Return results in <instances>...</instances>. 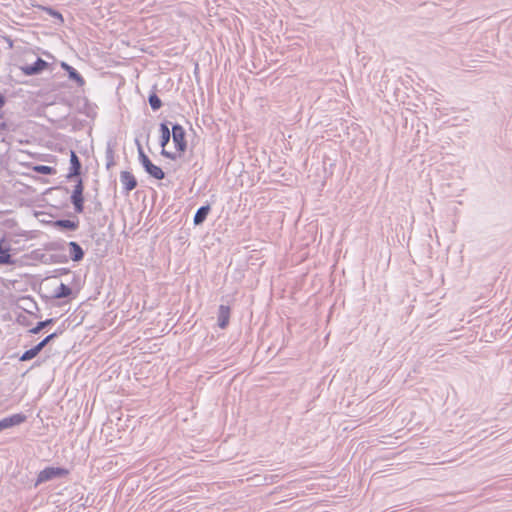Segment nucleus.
<instances>
[{"label":"nucleus","mask_w":512,"mask_h":512,"mask_svg":"<svg viewBox=\"0 0 512 512\" xmlns=\"http://www.w3.org/2000/svg\"><path fill=\"white\" fill-rule=\"evenodd\" d=\"M75 219H56L53 221V227L59 231H76L79 228V219L74 216Z\"/></svg>","instance_id":"10"},{"label":"nucleus","mask_w":512,"mask_h":512,"mask_svg":"<svg viewBox=\"0 0 512 512\" xmlns=\"http://www.w3.org/2000/svg\"><path fill=\"white\" fill-rule=\"evenodd\" d=\"M102 208V204L100 201H97L96 204H95V210H98V209H101Z\"/></svg>","instance_id":"31"},{"label":"nucleus","mask_w":512,"mask_h":512,"mask_svg":"<svg viewBox=\"0 0 512 512\" xmlns=\"http://www.w3.org/2000/svg\"><path fill=\"white\" fill-rule=\"evenodd\" d=\"M135 145L137 146L138 160H140V153H141V151H144V150H143L141 142L137 138L135 139Z\"/></svg>","instance_id":"27"},{"label":"nucleus","mask_w":512,"mask_h":512,"mask_svg":"<svg viewBox=\"0 0 512 512\" xmlns=\"http://www.w3.org/2000/svg\"><path fill=\"white\" fill-rule=\"evenodd\" d=\"M26 418H27L26 415H24L23 413H16V414H13V415H10L8 417L1 419L0 420V432L5 429L22 424L23 422L26 421Z\"/></svg>","instance_id":"9"},{"label":"nucleus","mask_w":512,"mask_h":512,"mask_svg":"<svg viewBox=\"0 0 512 512\" xmlns=\"http://www.w3.org/2000/svg\"><path fill=\"white\" fill-rule=\"evenodd\" d=\"M16 321L18 324H20L22 326H30L31 325V320L29 319L28 316H26L24 314H19L17 316Z\"/></svg>","instance_id":"24"},{"label":"nucleus","mask_w":512,"mask_h":512,"mask_svg":"<svg viewBox=\"0 0 512 512\" xmlns=\"http://www.w3.org/2000/svg\"><path fill=\"white\" fill-rule=\"evenodd\" d=\"M120 182L123 187V194L128 195L138 186L136 177L130 171H122L120 173Z\"/></svg>","instance_id":"7"},{"label":"nucleus","mask_w":512,"mask_h":512,"mask_svg":"<svg viewBox=\"0 0 512 512\" xmlns=\"http://www.w3.org/2000/svg\"><path fill=\"white\" fill-rule=\"evenodd\" d=\"M170 124L171 123L167 120H164L163 122H161L159 124V133H160L159 145L161 147L160 154L163 157L174 161L178 158V154L175 152L166 150V147L169 144L170 139L172 137V128L171 129L169 128Z\"/></svg>","instance_id":"2"},{"label":"nucleus","mask_w":512,"mask_h":512,"mask_svg":"<svg viewBox=\"0 0 512 512\" xmlns=\"http://www.w3.org/2000/svg\"><path fill=\"white\" fill-rule=\"evenodd\" d=\"M44 348L41 347V345L39 343H37L36 345H34L32 347V350L34 351L35 355L37 356Z\"/></svg>","instance_id":"28"},{"label":"nucleus","mask_w":512,"mask_h":512,"mask_svg":"<svg viewBox=\"0 0 512 512\" xmlns=\"http://www.w3.org/2000/svg\"><path fill=\"white\" fill-rule=\"evenodd\" d=\"M71 272L69 268H58L53 271V277H59L62 275H67Z\"/></svg>","instance_id":"26"},{"label":"nucleus","mask_w":512,"mask_h":512,"mask_svg":"<svg viewBox=\"0 0 512 512\" xmlns=\"http://www.w3.org/2000/svg\"><path fill=\"white\" fill-rule=\"evenodd\" d=\"M47 57H52V55L48 52L44 53Z\"/></svg>","instance_id":"34"},{"label":"nucleus","mask_w":512,"mask_h":512,"mask_svg":"<svg viewBox=\"0 0 512 512\" xmlns=\"http://www.w3.org/2000/svg\"><path fill=\"white\" fill-rule=\"evenodd\" d=\"M67 247L69 250V258L73 262H81L85 257V251L81 247V245L76 241H70L67 243Z\"/></svg>","instance_id":"11"},{"label":"nucleus","mask_w":512,"mask_h":512,"mask_svg":"<svg viewBox=\"0 0 512 512\" xmlns=\"http://www.w3.org/2000/svg\"><path fill=\"white\" fill-rule=\"evenodd\" d=\"M60 67L66 72L68 79L74 82L77 87H83L85 85V79L73 66L69 65L65 61H62L60 63Z\"/></svg>","instance_id":"8"},{"label":"nucleus","mask_w":512,"mask_h":512,"mask_svg":"<svg viewBox=\"0 0 512 512\" xmlns=\"http://www.w3.org/2000/svg\"><path fill=\"white\" fill-rule=\"evenodd\" d=\"M70 471L65 467H45L41 470L35 480L34 486L37 487L42 483L52 481L54 479H60L68 476Z\"/></svg>","instance_id":"3"},{"label":"nucleus","mask_w":512,"mask_h":512,"mask_svg":"<svg viewBox=\"0 0 512 512\" xmlns=\"http://www.w3.org/2000/svg\"><path fill=\"white\" fill-rule=\"evenodd\" d=\"M40 10L45 12L50 17L57 21V24L61 25L64 23V18L61 12L51 6H39Z\"/></svg>","instance_id":"17"},{"label":"nucleus","mask_w":512,"mask_h":512,"mask_svg":"<svg viewBox=\"0 0 512 512\" xmlns=\"http://www.w3.org/2000/svg\"><path fill=\"white\" fill-rule=\"evenodd\" d=\"M62 333H63V329L58 328V329H57V330H55L52 334H55V335H56V338H57V337H59Z\"/></svg>","instance_id":"30"},{"label":"nucleus","mask_w":512,"mask_h":512,"mask_svg":"<svg viewBox=\"0 0 512 512\" xmlns=\"http://www.w3.org/2000/svg\"><path fill=\"white\" fill-rule=\"evenodd\" d=\"M6 243L5 237L0 239V265H13L15 260L12 258L10 251V245H4Z\"/></svg>","instance_id":"13"},{"label":"nucleus","mask_w":512,"mask_h":512,"mask_svg":"<svg viewBox=\"0 0 512 512\" xmlns=\"http://www.w3.org/2000/svg\"><path fill=\"white\" fill-rule=\"evenodd\" d=\"M141 166L143 167L144 171L153 179L155 180H163L166 177L165 172L162 170L161 167L155 165L150 158L146 155L144 151H141L140 153V160H139Z\"/></svg>","instance_id":"5"},{"label":"nucleus","mask_w":512,"mask_h":512,"mask_svg":"<svg viewBox=\"0 0 512 512\" xmlns=\"http://www.w3.org/2000/svg\"><path fill=\"white\" fill-rule=\"evenodd\" d=\"M105 158H106V169L110 170L113 166H115V160H114V148L111 142L107 143L106 150H105Z\"/></svg>","instance_id":"19"},{"label":"nucleus","mask_w":512,"mask_h":512,"mask_svg":"<svg viewBox=\"0 0 512 512\" xmlns=\"http://www.w3.org/2000/svg\"><path fill=\"white\" fill-rule=\"evenodd\" d=\"M51 64L41 57H37L36 60L31 64H24L19 67L21 72L25 76H35L43 73L45 70L49 69Z\"/></svg>","instance_id":"6"},{"label":"nucleus","mask_w":512,"mask_h":512,"mask_svg":"<svg viewBox=\"0 0 512 512\" xmlns=\"http://www.w3.org/2000/svg\"><path fill=\"white\" fill-rule=\"evenodd\" d=\"M35 357H36V355H35L34 351L32 350V348H30V349L26 350L25 352H23V354L19 357V360L22 362H25V361L32 360Z\"/></svg>","instance_id":"23"},{"label":"nucleus","mask_w":512,"mask_h":512,"mask_svg":"<svg viewBox=\"0 0 512 512\" xmlns=\"http://www.w3.org/2000/svg\"><path fill=\"white\" fill-rule=\"evenodd\" d=\"M231 308L228 305H220L217 314V325L221 329H226L230 322Z\"/></svg>","instance_id":"12"},{"label":"nucleus","mask_w":512,"mask_h":512,"mask_svg":"<svg viewBox=\"0 0 512 512\" xmlns=\"http://www.w3.org/2000/svg\"><path fill=\"white\" fill-rule=\"evenodd\" d=\"M56 322L55 318H48L43 321H39L34 327H32L28 332L30 334H39L43 329H45L48 326L53 325Z\"/></svg>","instance_id":"18"},{"label":"nucleus","mask_w":512,"mask_h":512,"mask_svg":"<svg viewBox=\"0 0 512 512\" xmlns=\"http://www.w3.org/2000/svg\"><path fill=\"white\" fill-rule=\"evenodd\" d=\"M172 140L178 156L187 150L186 131L179 123H172Z\"/></svg>","instance_id":"4"},{"label":"nucleus","mask_w":512,"mask_h":512,"mask_svg":"<svg viewBox=\"0 0 512 512\" xmlns=\"http://www.w3.org/2000/svg\"><path fill=\"white\" fill-rule=\"evenodd\" d=\"M82 174V163L75 151H70V167L67 178L69 180H75L76 183L73 186L72 193L70 195V202L73 205L74 211L77 214L84 212V182L81 178Z\"/></svg>","instance_id":"1"},{"label":"nucleus","mask_w":512,"mask_h":512,"mask_svg":"<svg viewBox=\"0 0 512 512\" xmlns=\"http://www.w3.org/2000/svg\"><path fill=\"white\" fill-rule=\"evenodd\" d=\"M71 295H72V289L68 285L61 283L57 287V289L54 290L52 298L53 299H63V298H68Z\"/></svg>","instance_id":"16"},{"label":"nucleus","mask_w":512,"mask_h":512,"mask_svg":"<svg viewBox=\"0 0 512 512\" xmlns=\"http://www.w3.org/2000/svg\"><path fill=\"white\" fill-rule=\"evenodd\" d=\"M56 338V335L55 334H49L47 335L45 338H43L39 344L41 345V347L45 348L52 340H54Z\"/></svg>","instance_id":"25"},{"label":"nucleus","mask_w":512,"mask_h":512,"mask_svg":"<svg viewBox=\"0 0 512 512\" xmlns=\"http://www.w3.org/2000/svg\"><path fill=\"white\" fill-rule=\"evenodd\" d=\"M65 245H67V243L65 241H54V242H51L48 244L47 250H50V251L64 250Z\"/></svg>","instance_id":"21"},{"label":"nucleus","mask_w":512,"mask_h":512,"mask_svg":"<svg viewBox=\"0 0 512 512\" xmlns=\"http://www.w3.org/2000/svg\"><path fill=\"white\" fill-rule=\"evenodd\" d=\"M210 212H211V205L209 203H206L205 205L200 206L197 209V211L193 217V224L195 226L202 225L206 221Z\"/></svg>","instance_id":"14"},{"label":"nucleus","mask_w":512,"mask_h":512,"mask_svg":"<svg viewBox=\"0 0 512 512\" xmlns=\"http://www.w3.org/2000/svg\"><path fill=\"white\" fill-rule=\"evenodd\" d=\"M5 127H6V123H5V122H2V123L0 124V129H4Z\"/></svg>","instance_id":"32"},{"label":"nucleus","mask_w":512,"mask_h":512,"mask_svg":"<svg viewBox=\"0 0 512 512\" xmlns=\"http://www.w3.org/2000/svg\"><path fill=\"white\" fill-rule=\"evenodd\" d=\"M69 258L66 255L52 254L50 255L51 263H67Z\"/></svg>","instance_id":"22"},{"label":"nucleus","mask_w":512,"mask_h":512,"mask_svg":"<svg viewBox=\"0 0 512 512\" xmlns=\"http://www.w3.org/2000/svg\"><path fill=\"white\" fill-rule=\"evenodd\" d=\"M156 89L157 86L154 85L153 89L150 91L148 95V103L153 111H158L163 105L162 100L156 93Z\"/></svg>","instance_id":"15"},{"label":"nucleus","mask_w":512,"mask_h":512,"mask_svg":"<svg viewBox=\"0 0 512 512\" xmlns=\"http://www.w3.org/2000/svg\"><path fill=\"white\" fill-rule=\"evenodd\" d=\"M39 365H40V363H39L38 361H36V362L33 364V367H35V366H39Z\"/></svg>","instance_id":"33"},{"label":"nucleus","mask_w":512,"mask_h":512,"mask_svg":"<svg viewBox=\"0 0 512 512\" xmlns=\"http://www.w3.org/2000/svg\"><path fill=\"white\" fill-rule=\"evenodd\" d=\"M7 102V99L4 94L0 93V109H2Z\"/></svg>","instance_id":"29"},{"label":"nucleus","mask_w":512,"mask_h":512,"mask_svg":"<svg viewBox=\"0 0 512 512\" xmlns=\"http://www.w3.org/2000/svg\"><path fill=\"white\" fill-rule=\"evenodd\" d=\"M33 170L36 173L42 174V175H54L56 173V169L52 166L47 165H36L34 166Z\"/></svg>","instance_id":"20"}]
</instances>
